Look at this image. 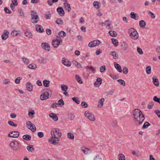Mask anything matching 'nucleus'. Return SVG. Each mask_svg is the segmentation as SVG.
I'll list each match as a JSON object with an SVG mask.
<instances>
[{"label":"nucleus","mask_w":160,"mask_h":160,"mask_svg":"<svg viewBox=\"0 0 160 160\" xmlns=\"http://www.w3.org/2000/svg\"><path fill=\"white\" fill-rule=\"evenodd\" d=\"M132 116L133 120L137 125H139L143 122L144 116L142 112L138 109H134L132 112Z\"/></svg>","instance_id":"1"},{"label":"nucleus","mask_w":160,"mask_h":160,"mask_svg":"<svg viewBox=\"0 0 160 160\" xmlns=\"http://www.w3.org/2000/svg\"><path fill=\"white\" fill-rule=\"evenodd\" d=\"M52 137L54 138H60L62 133L61 131L58 128H53L51 132Z\"/></svg>","instance_id":"2"},{"label":"nucleus","mask_w":160,"mask_h":160,"mask_svg":"<svg viewBox=\"0 0 160 160\" xmlns=\"http://www.w3.org/2000/svg\"><path fill=\"white\" fill-rule=\"evenodd\" d=\"M130 36L132 39H137L138 38V35L137 31L133 28H131L128 30Z\"/></svg>","instance_id":"3"},{"label":"nucleus","mask_w":160,"mask_h":160,"mask_svg":"<svg viewBox=\"0 0 160 160\" xmlns=\"http://www.w3.org/2000/svg\"><path fill=\"white\" fill-rule=\"evenodd\" d=\"M9 145L14 150L18 151L20 149V144L17 141H13L11 142L9 144Z\"/></svg>","instance_id":"4"},{"label":"nucleus","mask_w":160,"mask_h":160,"mask_svg":"<svg viewBox=\"0 0 160 160\" xmlns=\"http://www.w3.org/2000/svg\"><path fill=\"white\" fill-rule=\"evenodd\" d=\"M27 127L30 129L32 132H34L36 130V128L34 124L31 122L28 121L26 122Z\"/></svg>","instance_id":"5"},{"label":"nucleus","mask_w":160,"mask_h":160,"mask_svg":"<svg viewBox=\"0 0 160 160\" xmlns=\"http://www.w3.org/2000/svg\"><path fill=\"white\" fill-rule=\"evenodd\" d=\"M101 41L100 40H96L90 42L89 43L88 45L90 47L93 48L99 45Z\"/></svg>","instance_id":"6"},{"label":"nucleus","mask_w":160,"mask_h":160,"mask_svg":"<svg viewBox=\"0 0 160 160\" xmlns=\"http://www.w3.org/2000/svg\"><path fill=\"white\" fill-rule=\"evenodd\" d=\"M52 46L55 48H57L59 45L62 44V40H60L57 38L55 40H53L52 42Z\"/></svg>","instance_id":"7"},{"label":"nucleus","mask_w":160,"mask_h":160,"mask_svg":"<svg viewBox=\"0 0 160 160\" xmlns=\"http://www.w3.org/2000/svg\"><path fill=\"white\" fill-rule=\"evenodd\" d=\"M85 115L86 117H87L89 120L92 121H94L95 120V118L94 115L87 111L85 112Z\"/></svg>","instance_id":"8"},{"label":"nucleus","mask_w":160,"mask_h":160,"mask_svg":"<svg viewBox=\"0 0 160 160\" xmlns=\"http://www.w3.org/2000/svg\"><path fill=\"white\" fill-rule=\"evenodd\" d=\"M19 135V132L18 131H11L9 133L8 137L11 138H16L18 137Z\"/></svg>","instance_id":"9"},{"label":"nucleus","mask_w":160,"mask_h":160,"mask_svg":"<svg viewBox=\"0 0 160 160\" xmlns=\"http://www.w3.org/2000/svg\"><path fill=\"white\" fill-rule=\"evenodd\" d=\"M49 93L48 92L43 93L40 96V98L42 100H46L49 98Z\"/></svg>","instance_id":"10"},{"label":"nucleus","mask_w":160,"mask_h":160,"mask_svg":"<svg viewBox=\"0 0 160 160\" xmlns=\"http://www.w3.org/2000/svg\"><path fill=\"white\" fill-rule=\"evenodd\" d=\"M41 47L42 48L48 51L50 50V47L49 44L46 42H42L41 44Z\"/></svg>","instance_id":"11"},{"label":"nucleus","mask_w":160,"mask_h":160,"mask_svg":"<svg viewBox=\"0 0 160 160\" xmlns=\"http://www.w3.org/2000/svg\"><path fill=\"white\" fill-rule=\"evenodd\" d=\"M59 141V138H54L52 137L49 140V141L51 143L55 145L58 144V143Z\"/></svg>","instance_id":"12"},{"label":"nucleus","mask_w":160,"mask_h":160,"mask_svg":"<svg viewBox=\"0 0 160 160\" xmlns=\"http://www.w3.org/2000/svg\"><path fill=\"white\" fill-rule=\"evenodd\" d=\"M102 80L100 78H98L96 81L94 83V85L96 87H98L102 82Z\"/></svg>","instance_id":"13"},{"label":"nucleus","mask_w":160,"mask_h":160,"mask_svg":"<svg viewBox=\"0 0 160 160\" xmlns=\"http://www.w3.org/2000/svg\"><path fill=\"white\" fill-rule=\"evenodd\" d=\"M9 32L7 30H4L2 35V38L3 40L6 39L8 37Z\"/></svg>","instance_id":"14"},{"label":"nucleus","mask_w":160,"mask_h":160,"mask_svg":"<svg viewBox=\"0 0 160 160\" xmlns=\"http://www.w3.org/2000/svg\"><path fill=\"white\" fill-rule=\"evenodd\" d=\"M121 48L125 50H126L128 48V44L125 42H123L121 43Z\"/></svg>","instance_id":"15"},{"label":"nucleus","mask_w":160,"mask_h":160,"mask_svg":"<svg viewBox=\"0 0 160 160\" xmlns=\"http://www.w3.org/2000/svg\"><path fill=\"white\" fill-rule=\"evenodd\" d=\"M27 90L29 92H31L33 89V85L30 82H27L26 83Z\"/></svg>","instance_id":"16"},{"label":"nucleus","mask_w":160,"mask_h":160,"mask_svg":"<svg viewBox=\"0 0 160 160\" xmlns=\"http://www.w3.org/2000/svg\"><path fill=\"white\" fill-rule=\"evenodd\" d=\"M57 11L59 15L61 16H63L65 14L63 8L61 7H58L57 8Z\"/></svg>","instance_id":"17"},{"label":"nucleus","mask_w":160,"mask_h":160,"mask_svg":"<svg viewBox=\"0 0 160 160\" xmlns=\"http://www.w3.org/2000/svg\"><path fill=\"white\" fill-rule=\"evenodd\" d=\"M152 79V82L154 85L156 86H158L159 85V83L157 77L156 76L153 77Z\"/></svg>","instance_id":"18"},{"label":"nucleus","mask_w":160,"mask_h":160,"mask_svg":"<svg viewBox=\"0 0 160 160\" xmlns=\"http://www.w3.org/2000/svg\"><path fill=\"white\" fill-rule=\"evenodd\" d=\"M49 115L50 117L52 118L54 121H57L58 120V117L55 114L52 112L49 114Z\"/></svg>","instance_id":"19"},{"label":"nucleus","mask_w":160,"mask_h":160,"mask_svg":"<svg viewBox=\"0 0 160 160\" xmlns=\"http://www.w3.org/2000/svg\"><path fill=\"white\" fill-rule=\"evenodd\" d=\"M35 27L36 30L38 32L41 33L43 32V29L41 25L36 24Z\"/></svg>","instance_id":"20"},{"label":"nucleus","mask_w":160,"mask_h":160,"mask_svg":"<svg viewBox=\"0 0 160 160\" xmlns=\"http://www.w3.org/2000/svg\"><path fill=\"white\" fill-rule=\"evenodd\" d=\"M64 58H63V59L62 60V63L64 65L68 66L69 67L71 65V62H70L68 61L67 60L64 59Z\"/></svg>","instance_id":"21"},{"label":"nucleus","mask_w":160,"mask_h":160,"mask_svg":"<svg viewBox=\"0 0 160 160\" xmlns=\"http://www.w3.org/2000/svg\"><path fill=\"white\" fill-rule=\"evenodd\" d=\"M114 64L117 71L120 72H121L122 70L120 66L116 62H114Z\"/></svg>","instance_id":"22"},{"label":"nucleus","mask_w":160,"mask_h":160,"mask_svg":"<svg viewBox=\"0 0 160 160\" xmlns=\"http://www.w3.org/2000/svg\"><path fill=\"white\" fill-rule=\"evenodd\" d=\"M105 101L104 98H102L100 99L98 101V107L99 108H101L103 105V102Z\"/></svg>","instance_id":"23"},{"label":"nucleus","mask_w":160,"mask_h":160,"mask_svg":"<svg viewBox=\"0 0 160 160\" xmlns=\"http://www.w3.org/2000/svg\"><path fill=\"white\" fill-rule=\"evenodd\" d=\"M64 7L68 12H69L71 10V8L70 5L67 3H64Z\"/></svg>","instance_id":"24"},{"label":"nucleus","mask_w":160,"mask_h":160,"mask_svg":"<svg viewBox=\"0 0 160 160\" xmlns=\"http://www.w3.org/2000/svg\"><path fill=\"white\" fill-rule=\"evenodd\" d=\"M22 138L27 141H29L31 139V136L28 134H26L22 136Z\"/></svg>","instance_id":"25"},{"label":"nucleus","mask_w":160,"mask_h":160,"mask_svg":"<svg viewBox=\"0 0 160 160\" xmlns=\"http://www.w3.org/2000/svg\"><path fill=\"white\" fill-rule=\"evenodd\" d=\"M130 15L131 17L135 20H137L138 19V17L137 15V14L133 12H131Z\"/></svg>","instance_id":"26"},{"label":"nucleus","mask_w":160,"mask_h":160,"mask_svg":"<svg viewBox=\"0 0 160 160\" xmlns=\"http://www.w3.org/2000/svg\"><path fill=\"white\" fill-rule=\"evenodd\" d=\"M139 24L141 28H145L146 23L144 20H141L139 21Z\"/></svg>","instance_id":"27"},{"label":"nucleus","mask_w":160,"mask_h":160,"mask_svg":"<svg viewBox=\"0 0 160 160\" xmlns=\"http://www.w3.org/2000/svg\"><path fill=\"white\" fill-rule=\"evenodd\" d=\"M31 20L32 23H35L38 22L39 19L38 16H37V17L31 18Z\"/></svg>","instance_id":"28"},{"label":"nucleus","mask_w":160,"mask_h":160,"mask_svg":"<svg viewBox=\"0 0 160 160\" xmlns=\"http://www.w3.org/2000/svg\"><path fill=\"white\" fill-rule=\"evenodd\" d=\"M43 85L46 87H48L49 86L50 81L47 80H44L43 82Z\"/></svg>","instance_id":"29"},{"label":"nucleus","mask_w":160,"mask_h":160,"mask_svg":"<svg viewBox=\"0 0 160 160\" xmlns=\"http://www.w3.org/2000/svg\"><path fill=\"white\" fill-rule=\"evenodd\" d=\"M111 55L113 57V58L115 59H117L118 58V54L115 51L111 52Z\"/></svg>","instance_id":"30"},{"label":"nucleus","mask_w":160,"mask_h":160,"mask_svg":"<svg viewBox=\"0 0 160 160\" xmlns=\"http://www.w3.org/2000/svg\"><path fill=\"white\" fill-rule=\"evenodd\" d=\"M27 149L28 151L32 152H34V149L32 145L28 146L27 147Z\"/></svg>","instance_id":"31"},{"label":"nucleus","mask_w":160,"mask_h":160,"mask_svg":"<svg viewBox=\"0 0 160 160\" xmlns=\"http://www.w3.org/2000/svg\"><path fill=\"white\" fill-rule=\"evenodd\" d=\"M31 111H29L28 112V115L29 116L32 118L34 117L33 115L35 114V112L34 110L31 109Z\"/></svg>","instance_id":"32"},{"label":"nucleus","mask_w":160,"mask_h":160,"mask_svg":"<svg viewBox=\"0 0 160 160\" xmlns=\"http://www.w3.org/2000/svg\"><path fill=\"white\" fill-rule=\"evenodd\" d=\"M25 34L26 36L29 38H32V34L31 32L26 30L25 32Z\"/></svg>","instance_id":"33"},{"label":"nucleus","mask_w":160,"mask_h":160,"mask_svg":"<svg viewBox=\"0 0 160 160\" xmlns=\"http://www.w3.org/2000/svg\"><path fill=\"white\" fill-rule=\"evenodd\" d=\"M75 78L76 79L78 82L82 84L83 83L82 81L81 80V78L80 77V76L78 75H76L75 76Z\"/></svg>","instance_id":"34"},{"label":"nucleus","mask_w":160,"mask_h":160,"mask_svg":"<svg viewBox=\"0 0 160 160\" xmlns=\"http://www.w3.org/2000/svg\"><path fill=\"white\" fill-rule=\"evenodd\" d=\"M75 118V115L71 113L68 115V118L70 120H73Z\"/></svg>","instance_id":"35"},{"label":"nucleus","mask_w":160,"mask_h":160,"mask_svg":"<svg viewBox=\"0 0 160 160\" xmlns=\"http://www.w3.org/2000/svg\"><path fill=\"white\" fill-rule=\"evenodd\" d=\"M119 160H125V157L123 154H119L118 155Z\"/></svg>","instance_id":"36"},{"label":"nucleus","mask_w":160,"mask_h":160,"mask_svg":"<svg viewBox=\"0 0 160 160\" xmlns=\"http://www.w3.org/2000/svg\"><path fill=\"white\" fill-rule=\"evenodd\" d=\"M109 35L112 37H115L117 36V33L115 31H110L109 32Z\"/></svg>","instance_id":"37"},{"label":"nucleus","mask_w":160,"mask_h":160,"mask_svg":"<svg viewBox=\"0 0 160 160\" xmlns=\"http://www.w3.org/2000/svg\"><path fill=\"white\" fill-rule=\"evenodd\" d=\"M68 137L70 139L73 140L74 138V136L73 134L71 132H68L67 134Z\"/></svg>","instance_id":"38"},{"label":"nucleus","mask_w":160,"mask_h":160,"mask_svg":"<svg viewBox=\"0 0 160 160\" xmlns=\"http://www.w3.org/2000/svg\"><path fill=\"white\" fill-rule=\"evenodd\" d=\"M72 63L74 64L78 68H81L82 67V66L81 64L80 63L76 61H73L72 62Z\"/></svg>","instance_id":"39"},{"label":"nucleus","mask_w":160,"mask_h":160,"mask_svg":"<svg viewBox=\"0 0 160 160\" xmlns=\"http://www.w3.org/2000/svg\"><path fill=\"white\" fill-rule=\"evenodd\" d=\"M99 3V2L98 1H95L93 2V4L96 8L98 9L100 8Z\"/></svg>","instance_id":"40"},{"label":"nucleus","mask_w":160,"mask_h":160,"mask_svg":"<svg viewBox=\"0 0 160 160\" xmlns=\"http://www.w3.org/2000/svg\"><path fill=\"white\" fill-rule=\"evenodd\" d=\"M56 22L57 24L59 25H62L63 24V21L60 18L57 19Z\"/></svg>","instance_id":"41"},{"label":"nucleus","mask_w":160,"mask_h":160,"mask_svg":"<svg viewBox=\"0 0 160 160\" xmlns=\"http://www.w3.org/2000/svg\"><path fill=\"white\" fill-rule=\"evenodd\" d=\"M111 40L112 43L116 47L118 46V41L116 39L114 38H112Z\"/></svg>","instance_id":"42"},{"label":"nucleus","mask_w":160,"mask_h":160,"mask_svg":"<svg viewBox=\"0 0 160 160\" xmlns=\"http://www.w3.org/2000/svg\"><path fill=\"white\" fill-rule=\"evenodd\" d=\"M62 90L63 91H66L68 89V87L64 84H62L61 86Z\"/></svg>","instance_id":"43"},{"label":"nucleus","mask_w":160,"mask_h":160,"mask_svg":"<svg viewBox=\"0 0 160 160\" xmlns=\"http://www.w3.org/2000/svg\"><path fill=\"white\" fill-rule=\"evenodd\" d=\"M31 18L37 17L38 16L36 12L34 11H32L31 12Z\"/></svg>","instance_id":"44"},{"label":"nucleus","mask_w":160,"mask_h":160,"mask_svg":"<svg viewBox=\"0 0 160 160\" xmlns=\"http://www.w3.org/2000/svg\"><path fill=\"white\" fill-rule=\"evenodd\" d=\"M72 100L77 104H79L80 102V101L79 100L78 98L77 97H74L72 98Z\"/></svg>","instance_id":"45"},{"label":"nucleus","mask_w":160,"mask_h":160,"mask_svg":"<svg viewBox=\"0 0 160 160\" xmlns=\"http://www.w3.org/2000/svg\"><path fill=\"white\" fill-rule=\"evenodd\" d=\"M29 68L30 69H35L36 67L37 66L36 65L32 63L31 64H30L28 66Z\"/></svg>","instance_id":"46"},{"label":"nucleus","mask_w":160,"mask_h":160,"mask_svg":"<svg viewBox=\"0 0 160 160\" xmlns=\"http://www.w3.org/2000/svg\"><path fill=\"white\" fill-rule=\"evenodd\" d=\"M59 35L61 37L63 38L65 37L66 36V34L65 32L63 31H61L59 33Z\"/></svg>","instance_id":"47"},{"label":"nucleus","mask_w":160,"mask_h":160,"mask_svg":"<svg viewBox=\"0 0 160 160\" xmlns=\"http://www.w3.org/2000/svg\"><path fill=\"white\" fill-rule=\"evenodd\" d=\"M132 153L137 157H139L141 155V153L139 152H136L134 150L132 151Z\"/></svg>","instance_id":"48"},{"label":"nucleus","mask_w":160,"mask_h":160,"mask_svg":"<svg viewBox=\"0 0 160 160\" xmlns=\"http://www.w3.org/2000/svg\"><path fill=\"white\" fill-rule=\"evenodd\" d=\"M117 81L119 83H120L121 85L125 86L126 85L125 82L122 79H119Z\"/></svg>","instance_id":"49"},{"label":"nucleus","mask_w":160,"mask_h":160,"mask_svg":"<svg viewBox=\"0 0 160 160\" xmlns=\"http://www.w3.org/2000/svg\"><path fill=\"white\" fill-rule=\"evenodd\" d=\"M8 123L9 125L12 127H16L17 126V124H15L14 122L11 121H8Z\"/></svg>","instance_id":"50"},{"label":"nucleus","mask_w":160,"mask_h":160,"mask_svg":"<svg viewBox=\"0 0 160 160\" xmlns=\"http://www.w3.org/2000/svg\"><path fill=\"white\" fill-rule=\"evenodd\" d=\"M45 17L46 19H50L51 17V14L50 12H48L47 14H45Z\"/></svg>","instance_id":"51"},{"label":"nucleus","mask_w":160,"mask_h":160,"mask_svg":"<svg viewBox=\"0 0 160 160\" xmlns=\"http://www.w3.org/2000/svg\"><path fill=\"white\" fill-rule=\"evenodd\" d=\"M150 125V124H149V122H145L142 126V128L143 129L146 128Z\"/></svg>","instance_id":"52"},{"label":"nucleus","mask_w":160,"mask_h":160,"mask_svg":"<svg viewBox=\"0 0 160 160\" xmlns=\"http://www.w3.org/2000/svg\"><path fill=\"white\" fill-rule=\"evenodd\" d=\"M58 104L60 105L61 106H63L64 104V102L62 99H60L58 102Z\"/></svg>","instance_id":"53"},{"label":"nucleus","mask_w":160,"mask_h":160,"mask_svg":"<svg viewBox=\"0 0 160 160\" xmlns=\"http://www.w3.org/2000/svg\"><path fill=\"white\" fill-rule=\"evenodd\" d=\"M153 100L154 101L160 103V98H158L157 96H154L153 98Z\"/></svg>","instance_id":"54"},{"label":"nucleus","mask_w":160,"mask_h":160,"mask_svg":"<svg viewBox=\"0 0 160 160\" xmlns=\"http://www.w3.org/2000/svg\"><path fill=\"white\" fill-rule=\"evenodd\" d=\"M100 71L102 72H104L106 71V67L105 66H102L100 67Z\"/></svg>","instance_id":"55"},{"label":"nucleus","mask_w":160,"mask_h":160,"mask_svg":"<svg viewBox=\"0 0 160 160\" xmlns=\"http://www.w3.org/2000/svg\"><path fill=\"white\" fill-rule=\"evenodd\" d=\"M4 11L6 13L10 14L11 13V11L7 7H5L4 8Z\"/></svg>","instance_id":"56"},{"label":"nucleus","mask_w":160,"mask_h":160,"mask_svg":"<svg viewBox=\"0 0 160 160\" xmlns=\"http://www.w3.org/2000/svg\"><path fill=\"white\" fill-rule=\"evenodd\" d=\"M81 105L82 107L84 108H86L88 106V104L85 102L84 101L82 102Z\"/></svg>","instance_id":"57"},{"label":"nucleus","mask_w":160,"mask_h":160,"mask_svg":"<svg viewBox=\"0 0 160 160\" xmlns=\"http://www.w3.org/2000/svg\"><path fill=\"white\" fill-rule=\"evenodd\" d=\"M22 78L19 77L17 78L15 81V83H16V84L19 83L20 82V80Z\"/></svg>","instance_id":"58"},{"label":"nucleus","mask_w":160,"mask_h":160,"mask_svg":"<svg viewBox=\"0 0 160 160\" xmlns=\"http://www.w3.org/2000/svg\"><path fill=\"white\" fill-rule=\"evenodd\" d=\"M22 61L25 64H28V63L29 60L26 58H22Z\"/></svg>","instance_id":"59"},{"label":"nucleus","mask_w":160,"mask_h":160,"mask_svg":"<svg viewBox=\"0 0 160 160\" xmlns=\"http://www.w3.org/2000/svg\"><path fill=\"white\" fill-rule=\"evenodd\" d=\"M18 12L20 14L21 16L23 17L24 16V14L22 12V9L21 8H19L18 10Z\"/></svg>","instance_id":"60"},{"label":"nucleus","mask_w":160,"mask_h":160,"mask_svg":"<svg viewBox=\"0 0 160 160\" xmlns=\"http://www.w3.org/2000/svg\"><path fill=\"white\" fill-rule=\"evenodd\" d=\"M137 50L138 52L140 55H142L143 54V52L142 49L138 47L137 48Z\"/></svg>","instance_id":"61"},{"label":"nucleus","mask_w":160,"mask_h":160,"mask_svg":"<svg viewBox=\"0 0 160 160\" xmlns=\"http://www.w3.org/2000/svg\"><path fill=\"white\" fill-rule=\"evenodd\" d=\"M93 160H102V158L98 155H97L94 158Z\"/></svg>","instance_id":"62"},{"label":"nucleus","mask_w":160,"mask_h":160,"mask_svg":"<svg viewBox=\"0 0 160 160\" xmlns=\"http://www.w3.org/2000/svg\"><path fill=\"white\" fill-rule=\"evenodd\" d=\"M128 72V70L127 68L124 67L123 68V72L124 74H127Z\"/></svg>","instance_id":"63"},{"label":"nucleus","mask_w":160,"mask_h":160,"mask_svg":"<svg viewBox=\"0 0 160 160\" xmlns=\"http://www.w3.org/2000/svg\"><path fill=\"white\" fill-rule=\"evenodd\" d=\"M154 112L159 118H160V111L159 110H155L154 111Z\"/></svg>","instance_id":"64"}]
</instances>
